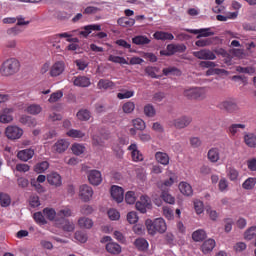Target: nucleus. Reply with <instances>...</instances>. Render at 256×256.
<instances>
[{
	"label": "nucleus",
	"mask_w": 256,
	"mask_h": 256,
	"mask_svg": "<svg viewBox=\"0 0 256 256\" xmlns=\"http://www.w3.org/2000/svg\"><path fill=\"white\" fill-rule=\"evenodd\" d=\"M47 181L49 185H53L54 187H61L62 185L61 175H59L57 172L48 174Z\"/></svg>",
	"instance_id": "17"
},
{
	"label": "nucleus",
	"mask_w": 256,
	"mask_h": 256,
	"mask_svg": "<svg viewBox=\"0 0 256 256\" xmlns=\"http://www.w3.org/2000/svg\"><path fill=\"white\" fill-rule=\"evenodd\" d=\"M1 207H9L11 205V196L5 193H0Z\"/></svg>",
	"instance_id": "47"
},
{
	"label": "nucleus",
	"mask_w": 256,
	"mask_h": 256,
	"mask_svg": "<svg viewBox=\"0 0 256 256\" xmlns=\"http://www.w3.org/2000/svg\"><path fill=\"white\" fill-rule=\"evenodd\" d=\"M145 73L148 77H151V79H159L161 77V75L157 74L159 73L158 67L148 66L145 68Z\"/></svg>",
	"instance_id": "34"
},
{
	"label": "nucleus",
	"mask_w": 256,
	"mask_h": 256,
	"mask_svg": "<svg viewBox=\"0 0 256 256\" xmlns=\"http://www.w3.org/2000/svg\"><path fill=\"white\" fill-rule=\"evenodd\" d=\"M72 152L74 153V155H83V153H85V146L81 144H73Z\"/></svg>",
	"instance_id": "58"
},
{
	"label": "nucleus",
	"mask_w": 256,
	"mask_h": 256,
	"mask_svg": "<svg viewBox=\"0 0 256 256\" xmlns=\"http://www.w3.org/2000/svg\"><path fill=\"white\" fill-rule=\"evenodd\" d=\"M187 33H193V35H198L197 39L200 37H211V35H215V33L210 32V28L200 29V30H193V29H185Z\"/></svg>",
	"instance_id": "18"
},
{
	"label": "nucleus",
	"mask_w": 256,
	"mask_h": 256,
	"mask_svg": "<svg viewBox=\"0 0 256 256\" xmlns=\"http://www.w3.org/2000/svg\"><path fill=\"white\" fill-rule=\"evenodd\" d=\"M193 55L196 57V59H201L203 61H215L217 59V56L213 51L209 49H202L200 51L193 52Z\"/></svg>",
	"instance_id": "8"
},
{
	"label": "nucleus",
	"mask_w": 256,
	"mask_h": 256,
	"mask_svg": "<svg viewBox=\"0 0 256 256\" xmlns=\"http://www.w3.org/2000/svg\"><path fill=\"white\" fill-rule=\"evenodd\" d=\"M245 127V124H231L227 129V133L232 137H235V135L239 133V129H245Z\"/></svg>",
	"instance_id": "37"
},
{
	"label": "nucleus",
	"mask_w": 256,
	"mask_h": 256,
	"mask_svg": "<svg viewBox=\"0 0 256 256\" xmlns=\"http://www.w3.org/2000/svg\"><path fill=\"white\" fill-rule=\"evenodd\" d=\"M108 217L111 221H117L120 219L121 214L116 209H110L108 210Z\"/></svg>",
	"instance_id": "61"
},
{
	"label": "nucleus",
	"mask_w": 256,
	"mask_h": 256,
	"mask_svg": "<svg viewBox=\"0 0 256 256\" xmlns=\"http://www.w3.org/2000/svg\"><path fill=\"white\" fill-rule=\"evenodd\" d=\"M19 121L22 125H26L27 127H35L37 125V121L33 117L27 115H22Z\"/></svg>",
	"instance_id": "30"
},
{
	"label": "nucleus",
	"mask_w": 256,
	"mask_h": 256,
	"mask_svg": "<svg viewBox=\"0 0 256 256\" xmlns=\"http://www.w3.org/2000/svg\"><path fill=\"white\" fill-rule=\"evenodd\" d=\"M113 87H115V83L113 81L106 80V79H100L97 84L98 89L107 90V89H113Z\"/></svg>",
	"instance_id": "36"
},
{
	"label": "nucleus",
	"mask_w": 256,
	"mask_h": 256,
	"mask_svg": "<svg viewBox=\"0 0 256 256\" xmlns=\"http://www.w3.org/2000/svg\"><path fill=\"white\" fill-rule=\"evenodd\" d=\"M61 97H63V92L59 90L57 92L52 93L48 101L49 103H57V101H59Z\"/></svg>",
	"instance_id": "60"
},
{
	"label": "nucleus",
	"mask_w": 256,
	"mask_h": 256,
	"mask_svg": "<svg viewBox=\"0 0 256 256\" xmlns=\"http://www.w3.org/2000/svg\"><path fill=\"white\" fill-rule=\"evenodd\" d=\"M161 198L163 201H165V203H169L170 205L175 203V197L171 196V194L165 190L162 191Z\"/></svg>",
	"instance_id": "53"
},
{
	"label": "nucleus",
	"mask_w": 256,
	"mask_h": 256,
	"mask_svg": "<svg viewBox=\"0 0 256 256\" xmlns=\"http://www.w3.org/2000/svg\"><path fill=\"white\" fill-rule=\"evenodd\" d=\"M91 31H101V25L99 24H90L84 27V30L80 32L82 37H89L91 35Z\"/></svg>",
	"instance_id": "24"
},
{
	"label": "nucleus",
	"mask_w": 256,
	"mask_h": 256,
	"mask_svg": "<svg viewBox=\"0 0 256 256\" xmlns=\"http://www.w3.org/2000/svg\"><path fill=\"white\" fill-rule=\"evenodd\" d=\"M33 219L38 225H47V220L45 219V215L42 212H35L33 215Z\"/></svg>",
	"instance_id": "45"
},
{
	"label": "nucleus",
	"mask_w": 256,
	"mask_h": 256,
	"mask_svg": "<svg viewBox=\"0 0 256 256\" xmlns=\"http://www.w3.org/2000/svg\"><path fill=\"white\" fill-rule=\"evenodd\" d=\"M77 118L79 121H89L91 119V112L87 109L79 110L77 113Z\"/></svg>",
	"instance_id": "42"
},
{
	"label": "nucleus",
	"mask_w": 256,
	"mask_h": 256,
	"mask_svg": "<svg viewBox=\"0 0 256 256\" xmlns=\"http://www.w3.org/2000/svg\"><path fill=\"white\" fill-rule=\"evenodd\" d=\"M3 47L7 51H15V49H17V40L15 39L6 40Z\"/></svg>",
	"instance_id": "49"
},
{
	"label": "nucleus",
	"mask_w": 256,
	"mask_h": 256,
	"mask_svg": "<svg viewBox=\"0 0 256 256\" xmlns=\"http://www.w3.org/2000/svg\"><path fill=\"white\" fill-rule=\"evenodd\" d=\"M24 131L21 127L17 125H9L5 128V137L9 139L10 141H17L18 139H21L23 137Z\"/></svg>",
	"instance_id": "3"
},
{
	"label": "nucleus",
	"mask_w": 256,
	"mask_h": 256,
	"mask_svg": "<svg viewBox=\"0 0 256 256\" xmlns=\"http://www.w3.org/2000/svg\"><path fill=\"white\" fill-rule=\"evenodd\" d=\"M27 113L30 115H39L41 111H43V108H41V105L39 104H31L26 108Z\"/></svg>",
	"instance_id": "41"
},
{
	"label": "nucleus",
	"mask_w": 256,
	"mask_h": 256,
	"mask_svg": "<svg viewBox=\"0 0 256 256\" xmlns=\"http://www.w3.org/2000/svg\"><path fill=\"white\" fill-rule=\"evenodd\" d=\"M137 211L140 213H147V209H151V198L148 196H141L140 201L136 202L135 205Z\"/></svg>",
	"instance_id": "10"
},
{
	"label": "nucleus",
	"mask_w": 256,
	"mask_h": 256,
	"mask_svg": "<svg viewBox=\"0 0 256 256\" xmlns=\"http://www.w3.org/2000/svg\"><path fill=\"white\" fill-rule=\"evenodd\" d=\"M125 201L128 205H133L135 201H137V197L135 196V192L128 191L125 195Z\"/></svg>",
	"instance_id": "56"
},
{
	"label": "nucleus",
	"mask_w": 256,
	"mask_h": 256,
	"mask_svg": "<svg viewBox=\"0 0 256 256\" xmlns=\"http://www.w3.org/2000/svg\"><path fill=\"white\" fill-rule=\"evenodd\" d=\"M53 149L56 153H65L69 149V141L60 139L54 144Z\"/></svg>",
	"instance_id": "21"
},
{
	"label": "nucleus",
	"mask_w": 256,
	"mask_h": 256,
	"mask_svg": "<svg viewBox=\"0 0 256 256\" xmlns=\"http://www.w3.org/2000/svg\"><path fill=\"white\" fill-rule=\"evenodd\" d=\"M153 37L157 41H173L175 39V36H173V34L163 31H156L153 34Z\"/></svg>",
	"instance_id": "19"
},
{
	"label": "nucleus",
	"mask_w": 256,
	"mask_h": 256,
	"mask_svg": "<svg viewBox=\"0 0 256 256\" xmlns=\"http://www.w3.org/2000/svg\"><path fill=\"white\" fill-rule=\"evenodd\" d=\"M133 127L137 129V131H145V121L141 118H136L133 120Z\"/></svg>",
	"instance_id": "51"
},
{
	"label": "nucleus",
	"mask_w": 256,
	"mask_h": 256,
	"mask_svg": "<svg viewBox=\"0 0 256 256\" xmlns=\"http://www.w3.org/2000/svg\"><path fill=\"white\" fill-rule=\"evenodd\" d=\"M108 61L111 63H118L119 65H129V62H127V59L125 57L121 56H115V55H109Z\"/></svg>",
	"instance_id": "38"
},
{
	"label": "nucleus",
	"mask_w": 256,
	"mask_h": 256,
	"mask_svg": "<svg viewBox=\"0 0 256 256\" xmlns=\"http://www.w3.org/2000/svg\"><path fill=\"white\" fill-rule=\"evenodd\" d=\"M155 159L160 165H167L169 163V154L165 152H156Z\"/></svg>",
	"instance_id": "32"
},
{
	"label": "nucleus",
	"mask_w": 256,
	"mask_h": 256,
	"mask_svg": "<svg viewBox=\"0 0 256 256\" xmlns=\"http://www.w3.org/2000/svg\"><path fill=\"white\" fill-rule=\"evenodd\" d=\"M184 97L187 99H195L197 101H203L207 97V92L203 88H189L184 90Z\"/></svg>",
	"instance_id": "4"
},
{
	"label": "nucleus",
	"mask_w": 256,
	"mask_h": 256,
	"mask_svg": "<svg viewBox=\"0 0 256 256\" xmlns=\"http://www.w3.org/2000/svg\"><path fill=\"white\" fill-rule=\"evenodd\" d=\"M43 215L48 219V221H55V217H57V212L53 208H44Z\"/></svg>",
	"instance_id": "40"
},
{
	"label": "nucleus",
	"mask_w": 256,
	"mask_h": 256,
	"mask_svg": "<svg viewBox=\"0 0 256 256\" xmlns=\"http://www.w3.org/2000/svg\"><path fill=\"white\" fill-rule=\"evenodd\" d=\"M185 51H187V46L184 44H168L166 50L160 51V54L171 57V55H175V53H185Z\"/></svg>",
	"instance_id": "5"
},
{
	"label": "nucleus",
	"mask_w": 256,
	"mask_h": 256,
	"mask_svg": "<svg viewBox=\"0 0 256 256\" xmlns=\"http://www.w3.org/2000/svg\"><path fill=\"white\" fill-rule=\"evenodd\" d=\"M92 145L94 147H103L105 145V140L101 136H92Z\"/></svg>",
	"instance_id": "59"
},
{
	"label": "nucleus",
	"mask_w": 256,
	"mask_h": 256,
	"mask_svg": "<svg viewBox=\"0 0 256 256\" xmlns=\"http://www.w3.org/2000/svg\"><path fill=\"white\" fill-rule=\"evenodd\" d=\"M128 151H131L132 161H135L136 163L143 161V154L137 149V144H131L128 147Z\"/></svg>",
	"instance_id": "20"
},
{
	"label": "nucleus",
	"mask_w": 256,
	"mask_h": 256,
	"mask_svg": "<svg viewBox=\"0 0 256 256\" xmlns=\"http://www.w3.org/2000/svg\"><path fill=\"white\" fill-rule=\"evenodd\" d=\"M127 221L130 223V225H135L137 221H139V216L137 215V212L132 211L127 214Z\"/></svg>",
	"instance_id": "57"
},
{
	"label": "nucleus",
	"mask_w": 256,
	"mask_h": 256,
	"mask_svg": "<svg viewBox=\"0 0 256 256\" xmlns=\"http://www.w3.org/2000/svg\"><path fill=\"white\" fill-rule=\"evenodd\" d=\"M73 86L74 87H81V88H87L91 87V78L87 76H74L72 78Z\"/></svg>",
	"instance_id": "12"
},
{
	"label": "nucleus",
	"mask_w": 256,
	"mask_h": 256,
	"mask_svg": "<svg viewBox=\"0 0 256 256\" xmlns=\"http://www.w3.org/2000/svg\"><path fill=\"white\" fill-rule=\"evenodd\" d=\"M194 209L197 215H201L204 211L203 202L201 200L194 201Z\"/></svg>",
	"instance_id": "62"
},
{
	"label": "nucleus",
	"mask_w": 256,
	"mask_h": 256,
	"mask_svg": "<svg viewBox=\"0 0 256 256\" xmlns=\"http://www.w3.org/2000/svg\"><path fill=\"white\" fill-rule=\"evenodd\" d=\"M21 70V62L17 58H8L0 66L2 77H13Z\"/></svg>",
	"instance_id": "1"
},
{
	"label": "nucleus",
	"mask_w": 256,
	"mask_h": 256,
	"mask_svg": "<svg viewBox=\"0 0 256 256\" xmlns=\"http://www.w3.org/2000/svg\"><path fill=\"white\" fill-rule=\"evenodd\" d=\"M218 189L221 191V193H225V191L229 189V181H227V178H221L219 180Z\"/></svg>",
	"instance_id": "54"
},
{
	"label": "nucleus",
	"mask_w": 256,
	"mask_h": 256,
	"mask_svg": "<svg viewBox=\"0 0 256 256\" xmlns=\"http://www.w3.org/2000/svg\"><path fill=\"white\" fill-rule=\"evenodd\" d=\"M145 225L149 235H156V233L163 234L167 231V223L163 218H156L155 220L147 219Z\"/></svg>",
	"instance_id": "2"
},
{
	"label": "nucleus",
	"mask_w": 256,
	"mask_h": 256,
	"mask_svg": "<svg viewBox=\"0 0 256 256\" xmlns=\"http://www.w3.org/2000/svg\"><path fill=\"white\" fill-rule=\"evenodd\" d=\"M74 237L79 243H87V233L83 231H76Z\"/></svg>",
	"instance_id": "55"
},
{
	"label": "nucleus",
	"mask_w": 256,
	"mask_h": 256,
	"mask_svg": "<svg viewBox=\"0 0 256 256\" xmlns=\"http://www.w3.org/2000/svg\"><path fill=\"white\" fill-rule=\"evenodd\" d=\"M62 229L67 233H72V231H75V223L69 220H64V222L62 223Z\"/></svg>",
	"instance_id": "50"
},
{
	"label": "nucleus",
	"mask_w": 256,
	"mask_h": 256,
	"mask_svg": "<svg viewBox=\"0 0 256 256\" xmlns=\"http://www.w3.org/2000/svg\"><path fill=\"white\" fill-rule=\"evenodd\" d=\"M215 249V240L213 239H208L204 241V243L201 246L202 253L207 254L211 253Z\"/></svg>",
	"instance_id": "28"
},
{
	"label": "nucleus",
	"mask_w": 256,
	"mask_h": 256,
	"mask_svg": "<svg viewBox=\"0 0 256 256\" xmlns=\"http://www.w3.org/2000/svg\"><path fill=\"white\" fill-rule=\"evenodd\" d=\"M79 197L84 203H88L93 198V188L87 184H83L79 188Z\"/></svg>",
	"instance_id": "7"
},
{
	"label": "nucleus",
	"mask_w": 256,
	"mask_h": 256,
	"mask_svg": "<svg viewBox=\"0 0 256 256\" xmlns=\"http://www.w3.org/2000/svg\"><path fill=\"white\" fill-rule=\"evenodd\" d=\"M88 181L90 185L97 187L103 183V176L99 170H91L88 173Z\"/></svg>",
	"instance_id": "11"
},
{
	"label": "nucleus",
	"mask_w": 256,
	"mask_h": 256,
	"mask_svg": "<svg viewBox=\"0 0 256 256\" xmlns=\"http://www.w3.org/2000/svg\"><path fill=\"white\" fill-rule=\"evenodd\" d=\"M49 169V162L43 161L35 165L34 171L36 173H43Z\"/></svg>",
	"instance_id": "48"
},
{
	"label": "nucleus",
	"mask_w": 256,
	"mask_h": 256,
	"mask_svg": "<svg viewBox=\"0 0 256 256\" xmlns=\"http://www.w3.org/2000/svg\"><path fill=\"white\" fill-rule=\"evenodd\" d=\"M106 251L111 255H119L121 253V245L115 242H108L106 244Z\"/></svg>",
	"instance_id": "25"
},
{
	"label": "nucleus",
	"mask_w": 256,
	"mask_h": 256,
	"mask_svg": "<svg viewBox=\"0 0 256 256\" xmlns=\"http://www.w3.org/2000/svg\"><path fill=\"white\" fill-rule=\"evenodd\" d=\"M68 137H72L73 139H83L85 133L80 130L71 129L67 132Z\"/></svg>",
	"instance_id": "52"
},
{
	"label": "nucleus",
	"mask_w": 256,
	"mask_h": 256,
	"mask_svg": "<svg viewBox=\"0 0 256 256\" xmlns=\"http://www.w3.org/2000/svg\"><path fill=\"white\" fill-rule=\"evenodd\" d=\"M217 107L221 109V111H226V113H237V111H239V105H237L234 99L224 100L220 102Z\"/></svg>",
	"instance_id": "6"
},
{
	"label": "nucleus",
	"mask_w": 256,
	"mask_h": 256,
	"mask_svg": "<svg viewBox=\"0 0 256 256\" xmlns=\"http://www.w3.org/2000/svg\"><path fill=\"white\" fill-rule=\"evenodd\" d=\"M65 73V62L64 61H56L50 67L49 75L50 77H61Z\"/></svg>",
	"instance_id": "9"
},
{
	"label": "nucleus",
	"mask_w": 256,
	"mask_h": 256,
	"mask_svg": "<svg viewBox=\"0 0 256 256\" xmlns=\"http://www.w3.org/2000/svg\"><path fill=\"white\" fill-rule=\"evenodd\" d=\"M191 121H193V118L190 116H182L174 120L173 125L176 129H185V127H189V125H191Z\"/></svg>",
	"instance_id": "15"
},
{
	"label": "nucleus",
	"mask_w": 256,
	"mask_h": 256,
	"mask_svg": "<svg viewBox=\"0 0 256 256\" xmlns=\"http://www.w3.org/2000/svg\"><path fill=\"white\" fill-rule=\"evenodd\" d=\"M15 109L13 108H4L0 113V123H11L13 121V113Z\"/></svg>",
	"instance_id": "14"
},
{
	"label": "nucleus",
	"mask_w": 256,
	"mask_h": 256,
	"mask_svg": "<svg viewBox=\"0 0 256 256\" xmlns=\"http://www.w3.org/2000/svg\"><path fill=\"white\" fill-rule=\"evenodd\" d=\"M122 111L126 114H131L135 111V103L132 101H128L122 105Z\"/></svg>",
	"instance_id": "46"
},
{
	"label": "nucleus",
	"mask_w": 256,
	"mask_h": 256,
	"mask_svg": "<svg viewBox=\"0 0 256 256\" xmlns=\"http://www.w3.org/2000/svg\"><path fill=\"white\" fill-rule=\"evenodd\" d=\"M120 27H133L135 25V19L129 17H122L117 20Z\"/></svg>",
	"instance_id": "35"
},
{
	"label": "nucleus",
	"mask_w": 256,
	"mask_h": 256,
	"mask_svg": "<svg viewBox=\"0 0 256 256\" xmlns=\"http://www.w3.org/2000/svg\"><path fill=\"white\" fill-rule=\"evenodd\" d=\"M132 43L134 45H149L151 39L145 35H138L132 38Z\"/></svg>",
	"instance_id": "29"
},
{
	"label": "nucleus",
	"mask_w": 256,
	"mask_h": 256,
	"mask_svg": "<svg viewBox=\"0 0 256 256\" xmlns=\"http://www.w3.org/2000/svg\"><path fill=\"white\" fill-rule=\"evenodd\" d=\"M78 225L81 229H91L93 227V220L87 217H81L78 220Z\"/></svg>",
	"instance_id": "33"
},
{
	"label": "nucleus",
	"mask_w": 256,
	"mask_h": 256,
	"mask_svg": "<svg viewBox=\"0 0 256 256\" xmlns=\"http://www.w3.org/2000/svg\"><path fill=\"white\" fill-rule=\"evenodd\" d=\"M226 176L230 181L235 182L239 179V171L235 167L229 166L226 168Z\"/></svg>",
	"instance_id": "27"
},
{
	"label": "nucleus",
	"mask_w": 256,
	"mask_h": 256,
	"mask_svg": "<svg viewBox=\"0 0 256 256\" xmlns=\"http://www.w3.org/2000/svg\"><path fill=\"white\" fill-rule=\"evenodd\" d=\"M35 155V150L28 148L24 150H20L17 153V157L20 161L27 162L29 159H33V156Z\"/></svg>",
	"instance_id": "16"
},
{
	"label": "nucleus",
	"mask_w": 256,
	"mask_h": 256,
	"mask_svg": "<svg viewBox=\"0 0 256 256\" xmlns=\"http://www.w3.org/2000/svg\"><path fill=\"white\" fill-rule=\"evenodd\" d=\"M71 215H73V211L69 207L63 208L58 212V217H71Z\"/></svg>",
	"instance_id": "64"
},
{
	"label": "nucleus",
	"mask_w": 256,
	"mask_h": 256,
	"mask_svg": "<svg viewBox=\"0 0 256 256\" xmlns=\"http://www.w3.org/2000/svg\"><path fill=\"white\" fill-rule=\"evenodd\" d=\"M179 189L180 193H182V195H186V197L193 195V188L187 182H180Z\"/></svg>",
	"instance_id": "31"
},
{
	"label": "nucleus",
	"mask_w": 256,
	"mask_h": 256,
	"mask_svg": "<svg viewBox=\"0 0 256 256\" xmlns=\"http://www.w3.org/2000/svg\"><path fill=\"white\" fill-rule=\"evenodd\" d=\"M207 238V233H205V230H196L192 234V239L193 241L199 242V241H204V239Z\"/></svg>",
	"instance_id": "39"
},
{
	"label": "nucleus",
	"mask_w": 256,
	"mask_h": 256,
	"mask_svg": "<svg viewBox=\"0 0 256 256\" xmlns=\"http://www.w3.org/2000/svg\"><path fill=\"white\" fill-rule=\"evenodd\" d=\"M134 246L138 251H147L149 249V242L145 238H137L134 241Z\"/></svg>",
	"instance_id": "26"
},
{
	"label": "nucleus",
	"mask_w": 256,
	"mask_h": 256,
	"mask_svg": "<svg viewBox=\"0 0 256 256\" xmlns=\"http://www.w3.org/2000/svg\"><path fill=\"white\" fill-rule=\"evenodd\" d=\"M144 115H146V117H155V115H157V110H155V106H153V104L145 105Z\"/></svg>",
	"instance_id": "43"
},
{
	"label": "nucleus",
	"mask_w": 256,
	"mask_h": 256,
	"mask_svg": "<svg viewBox=\"0 0 256 256\" xmlns=\"http://www.w3.org/2000/svg\"><path fill=\"white\" fill-rule=\"evenodd\" d=\"M207 157H208V161H210V163H217L219 161V159H221V154L219 152V148L213 147L210 150H208Z\"/></svg>",
	"instance_id": "22"
},
{
	"label": "nucleus",
	"mask_w": 256,
	"mask_h": 256,
	"mask_svg": "<svg viewBox=\"0 0 256 256\" xmlns=\"http://www.w3.org/2000/svg\"><path fill=\"white\" fill-rule=\"evenodd\" d=\"M255 185H256V178L250 177L243 182L242 187L247 191H251V189H253Z\"/></svg>",
	"instance_id": "44"
},
{
	"label": "nucleus",
	"mask_w": 256,
	"mask_h": 256,
	"mask_svg": "<svg viewBox=\"0 0 256 256\" xmlns=\"http://www.w3.org/2000/svg\"><path fill=\"white\" fill-rule=\"evenodd\" d=\"M244 143L247 145V147H250L251 149L256 148V135L255 133H245L244 134Z\"/></svg>",
	"instance_id": "23"
},
{
	"label": "nucleus",
	"mask_w": 256,
	"mask_h": 256,
	"mask_svg": "<svg viewBox=\"0 0 256 256\" xmlns=\"http://www.w3.org/2000/svg\"><path fill=\"white\" fill-rule=\"evenodd\" d=\"M110 193L116 203H122L123 199H125V192L119 186H112Z\"/></svg>",
	"instance_id": "13"
},
{
	"label": "nucleus",
	"mask_w": 256,
	"mask_h": 256,
	"mask_svg": "<svg viewBox=\"0 0 256 256\" xmlns=\"http://www.w3.org/2000/svg\"><path fill=\"white\" fill-rule=\"evenodd\" d=\"M80 213L82 215H91V213H93V206L88 205V204H84L80 208Z\"/></svg>",
	"instance_id": "63"
}]
</instances>
